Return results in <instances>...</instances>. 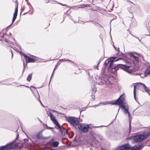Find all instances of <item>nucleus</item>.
<instances>
[{
	"label": "nucleus",
	"instance_id": "1",
	"mask_svg": "<svg viewBox=\"0 0 150 150\" xmlns=\"http://www.w3.org/2000/svg\"><path fill=\"white\" fill-rule=\"evenodd\" d=\"M125 100V96L123 95L121 96L119 98L117 99V100L115 101V102L113 104L115 103H117L119 105V108L118 110L117 113L116 115V116L114 120H115L117 117V116L118 114L120 107L122 108L123 110H124V112L125 113H127L129 119V130L131 128V117L130 116V113L128 111V109L129 108V106L126 103H124V101Z\"/></svg>",
	"mask_w": 150,
	"mask_h": 150
},
{
	"label": "nucleus",
	"instance_id": "2",
	"mask_svg": "<svg viewBox=\"0 0 150 150\" xmlns=\"http://www.w3.org/2000/svg\"><path fill=\"white\" fill-rule=\"evenodd\" d=\"M19 136V134L17 133V136L16 139L13 142L6 144L4 146L0 147V150H13L18 148V144L15 143L16 140Z\"/></svg>",
	"mask_w": 150,
	"mask_h": 150
},
{
	"label": "nucleus",
	"instance_id": "3",
	"mask_svg": "<svg viewBox=\"0 0 150 150\" xmlns=\"http://www.w3.org/2000/svg\"><path fill=\"white\" fill-rule=\"evenodd\" d=\"M149 135L148 132H146L136 135L134 137V140L135 142H141L144 140Z\"/></svg>",
	"mask_w": 150,
	"mask_h": 150
},
{
	"label": "nucleus",
	"instance_id": "4",
	"mask_svg": "<svg viewBox=\"0 0 150 150\" xmlns=\"http://www.w3.org/2000/svg\"><path fill=\"white\" fill-rule=\"evenodd\" d=\"M66 118L67 121L73 126L77 125L79 123L78 118L74 117L69 116Z\"/></svg>",
	"mask_w": 150,
	"mask_h": 150
},
{
	"label": "nucleus",
	"instance_id": "5",
	"mask_svg": "<svg viewBox=\"0 0 150 150\" xmlns=\"http://www.w3.org/2000/svg\"><path fill=\"white\" fill-rule=\"evenodd\" d=\"M120 66L121 68L128 73H130L132 70L130 63H128L126 64H121Z\"/></svg>",
	"mask_w": 150,
	"mask_h": 150
},
{
	"label": "nucleus",
	"instance_id": "6",
	"mask_svg": "<svg viewBox=\"0 0 150 150\" xmlns=\"http://www.w3.org/2000/svg\"><path fill=\"white\" fill-rule=\"evenodd\" d=\"M79 130L82 132H86L88 131L89 128V125L85 124H81L78 126Z\"/></svg>",
	"mask_w": 150,
	"mask_h": 150
},
{
	"label": "nucleus",
	"instance_id": "7",
	"mask_svg": "<svg viewBox=\"0 0 150 150\" xmlns=\"http://www.w3.org/2000/svg\"><path fill=\"white\" fill-rule=\"evenodd\" d=\"M139 88L142 92H146L150 95V90L148 89L144 84L142 83H141L140 85L139 86Z\"/></svg>",
	"mask_w": 150,
	"mask_h": 150
},
{
	"label": "nucleus",
	"instance_id": "8",
	"mask_svg": "<svg viewBox=\"0 0 150 150\" xmlns=\"http://www.w3.org/2000/svg\"><path fill=\"white\" fill-rule=\"evenodd\" d=\"M131 147L129 144H124L116 149L115 150H129Z\"/></svg>",
	"mask_w": 150,
	"mask_h": 150
},
{
	"label": "nucleus",
	"instance_id": "9",
	"mask_svg": "<svg viewBox=\"0 0 150 150\" xmlns=\"http://www.w3.org/2000/svg\"><path fill=\"white\" fill-rule=\"evenodd\" d=\"M110 61V59L106 60L104 62L105 66V67L108 66L109 68H111L112 69H113L114 67H113L112 62Z\"/></svg>",
	"mask_w": 150,
	"mask_h": 150
},
{
	"label": "nucleus",
	"instance_id": "10",
	"mask_svg": "<svg viewBox=\"0 0 150 150\" xmlns=\"http://www.w3.org/2000/svg\"><path fill=\"white\" fill-rule=\"evenodd\" d=\"M43 130L38 132L36 135V138L39 139H46L47 138V137L43 136L42 133Z\"/></svg>",
	"mask_w": 150,
	"mask_h": 150
},
{
	"label": "nucleus",
	"instance_id": "11",
	"mask_svg": "<svg viewBox=\"0 0 150 150\" xmlns=\"http://www.w3.org/2000/svg\"><path fill=\"white\" fill-rule=\"evenodd\" d=\"M22 55L24 57L26 62L27 63L34 62L35 60L33 59L30 58L25 54H23Z\"/></svg>",
	"mask_w": 150,
	"mask_h": 150
},
{
	"label": "nucleus",
	"instance_id": "12",
	"mask_svg": "<svg viewBox=\"0 0 150 150\" xmlns=\"http://www.w3.org/2000/svg\"><path fill=\"white\" fill-rule=\"evenodd\" d=\"M18 11V6L16 7L15 10V12L13 14V17L12 19V24L13 22L15 21L16 19V18Z\"/></svg>",
	"mask_w": 150,
	"mask_h": 150
},
{
	"label": "nucleus",
	"instance_id": "13",
	"mask_svg": "<svg viewBox=\"0 0 150 150\" xmlns=\"http://www.w3.org/2000/svg\"><path fill=\"white\" fill-rule=\"evenodd\" d=\"M53 122H54V123L55 125L57 127H58L61 130L62 132H63V130H65V129L63 127L60 126L57 120H56V121H54Z\"/></svg>",
	"mask_w": 150,
	"mask_h": 150
},
{
	"label": "nucleus",
	"instance_id": "14",
	"mask_svg": "<svg viewBox=\"0 0 150 150\" xmlns=\"http://www.w3.org/2000/svg\"><path fill=\"white\" fill-rule=\"evenodd\" d=\"M59 144V142L54 141L50 143V145L52 147H57Z\"/></svg>",
	"mask_w": 150,
	"mask_h": 150
},
{
	"label": "nucleus",
	"instance_id": "15",
	"mask_svg": "<svg viewBox=\"0 0 150 150\" xmlns=\"http://www.w3.org/2000/svg\"><path fill=\"white\" fill-rule=\"evenodd\" d=\"M117 100V99L115 101L113 102H108V101H105V102H103L100 103H99V104H103V105H107L108 104H112V105L116 104V105H118V104L117 103H115V104H113V103H114L115 102V101H116Z\"/></svg>",
	"mask_w": 150,
	"mask_h": 150
},
{
	"label": "nucleus",
	"instance_id": "16",
	"mask_svg": "<svg viewBox=\"0 0 150 150\" xmlns=\"http://www.w3.org/2000/svg\"><path fill=\"white\" fill-rule=\"evenodd\" d=\"M110 59L111 60V62H112V65H113L114 62L118 61L119 60L121 59V58H117L116 57H112Z\"/></svg>",
	"mask_w": 150,
	"mask_h": 150
},
{
	"label": "nucleus",
	"instance_id": "17",
	"mask_svg": "<svg viewBox=\"0 0 150 150\" xmlns=\"http://www.w3.org/2000/svg\"><path fill=\"white\" fill-rule=\"evenodd\" d=\"M150 74V66L147 68L144 72V76H146L147 75Z\"/></svg>",
	"mask_w": 150,
	"mask_h": 150
},
{
	"label": "nucleus",
	"instance_id": "18",
	"mask_svg": "<svg viewBox=\"0 0 150 150\" xmlns=\"http://www.w3.org/2000/svg\"><path fill=\"white\" fill-rule=\"evenodd\" d=\"M143 147V145L141 144L139 146H137L134 148L130 150H139L140 149Z\"/></svg>",
	"mask_w": 150,
	"mask_h": 150
},
{
	"label": "nucleus",
	"instance_id": "19",
	"mask_svg": "<svg viewBox=\"0 0 150 150\" xmlns=\"http://www.w3.org/2000/svg\"><path fill=\"white\" fill-rule=\"evenodd\" d=\"M100 81L97 82L98 84L99 85H102L105 84V79H100Z\"/></svg>",
	"mask_w": 150,
	"mask_h": 150
},
{
	"label": "nucleus",
	"instance_id": "20",
	"mask_svg": "<svg viewBox=\"0 0 150 150\" xmlns=\"http://www.w3.org/2000/svg\"><path fill=\"white\" fill-rule=\"evenodd\" d=\"M59 61L60 62L63 61V62H66L67 61H69L70 62L74 63V62L72 61V60H71L69 59H59Z\"/></svg>",
	"mask_w": 150,
	"mask_h": 150
},
{
	"label": "nucleus",
	"instance_id": "21",
	"mask_svg": "<svg viewBox=\"0 0 150 150\" xmlns=\"http://www.w3.org/2000/svg\"><path fill=\"white\" fill-rule=\"evenodd\" d=\"M32 76V74H29L27 77V80L29 81H30L31 79Z\"/></svg>",
	"mask_w": 150,
	"mask_h": 150
},
{
	"label": "nucleus",
	"instance_id": "22",
	"mask_svg": "<svg viewBox=\"0 0 150 150\" xmlns=\"http://www.w3.org/2000/svg\"><path fill=\"white\" fill-rule=\"evenodd\" d=\"M34 95L36 99H37L38 100L40 99V96L37 91V93L34 94Z\"/></svg>",
	"mask_w": 150,
	"mask_h": 150
},
{
	"label": "nucleus",
	"instance_id": "23",
	"mask_svg": "<svg viewBox=\"0 0 150 150\" xmlns=\"http://www.w3.org/2000/svg\"><path fill=\"white\" fill-rule=\"evenodd\" d=\"M105 83L107 85H110L112 84V83L110 81L109 79H105Z\"/></svg>",
	"mask_w": 150,
	"mask_h": 150
},
{
	"label": "nucleus",
	"instance_id": "24",
	"mask_svg": "<svg viewBox=\"0 0 150 150\" xmlns=\"http://www.w3.org/2000/svg\"><path fill=\"white\" fill-rule=\"evenodd\" d=\"M50 117L51 120H52L53 122L55 121L56 120L55 117L53 115L51 116H50Z\"/></svg>",
	"mask_w": 150,
	"mask_h": 150
},
{
	"label": "nucleus",
	"instance_id": "25",
	"mask_svg": "<svg viewBox=\"0 0 150 150\" xmlns=\"http://www.w3.org/2000/svg\"><path fill=\"white\" fill-rule=\"evenodd\" d=\"M135 87H136L135 86H134V91H133V94H134V99H135V100H136Z\"/></svg>",
	"mask_w": 150,
	"mask_h": 150
},
{
	"label": "nucleus",
	"instance_id": "26",
	"mask_svg": "<svg viewBox=\"0 0 150 150\" xmlns=\"http://www.w3.org/2000/svg\"><path fill=\"white\" fill-rule=\"evenodd\" d=\"M131 57H133V59H135L136 61H137L138 60V58L137 57L133 55H132L131 56Z\"/></svg>",
	"mask_w": 150,
	"mask_h": 150
},
{
	"label": "nucleus",
	"instance_id": "27",
	"mask_svg": "<svg viewBox=\"0 0 150 150\" xmlns=\"http://www.w3.org/2000/svg\"><path fill=\"white\" fill-rule=\"evenodd\" d=\"M96 89L95 87H93V88L92 89V93L93 94H95L96 92Z\"/></svg>",
	"mask_w": 150,
	"mask_h": 150
},
{
	"label": "nucleus",
	"instance_id": "28",
	"mask_svg": "<svg viewBox=\"0 0 150 150\" xmlns=\"http://www.w3.org/2000/svg\"><path fill=\"white\" fill-rule=\"evenodd\" d=\"M56 69V67L54 68V69L53 70V72L52 74L51 75V78H50V82H49V84H50V81H51V78H52V77L54 74V71Z\"/></svg>",
	"mask_w": 150,
	"mask_h": 150
},
{
	"label": "nucleus",
	"instance_id": "29",
	"mask_svg": "<svg viewBox=\"0 0 150 150\" xmlns=\"http://www.w3.org/2000/svg\"><path fill=\"white\" fill-rule=\"evenodd\" d=\"M41 150H52L50 148L46 147L42 149Z\"/></svg>",
	"mask_w": 150,
	"mask_h": 150
},
{
	"label": "nucleus",
	"instance_id": "30",
	"mask_svg": "<svg viewBox=\"0 0 150 150\" xmlns=\"http://www.w3.org/2000/svg\"><path fill=\"white\" fill-rule=\"evenodd\" d=\"M89 134L91 136H92V137H93V136H94V133L93 132H89Z\"/></svg>",
	"mask_w": 150,
	"mask_h": 150
},
{
	"label": "nucleus",
	"instance_id": "31",
	"mask_svg": "<svg viewBox=\"0 0 150 150\" xmlns=\"http://www.w3.org/2000/svg\"><path fill=\"white\" fill-rule=\"evenodd\" d=\"M47 115H49L50 117L51 116L52 114L50 112H47Z\"/></svg>",
	"mask_w": 150,
	"mask_h": 150
},
{
	"label": "nucleus",
	"instance_id": "32",
	"mask_svg": "<svg viewBox=\"0 0 150 150\" xmlns=\"http://www.w3.org/2000/svg\"><path fill=\"white\" fill-rule=\"evenodd\" d=\"M95 96L94 95H92L91 100H95Z\"/></svg>",
	"mask_w": 150,
	"mask_h": 150
},
{
	"label": "nucleus",
	"instance_id": "33",
	"mask_svg": "<svg viewBox=\"0 0 150 150\" xmlns=\"http://www.w3.org/2000/svg\"><path fill=\"white\" fill-rule=\"evenodd\" d=\"M13 49L16 52H19V51L15 47H14V48H13Z\"/></svg>",
	"mask_w": 150,
	"mask_h": 150
},
{
	"label": "nucleus",
	"instance_id": "34",
	"mask_svg": "<svg viewBox=\"0 0 150 150\" xmlns=\"http://www.w3.org/2000/svg\"><path fill=\"white\" fill-rule=\"evenodd\" d=\"M98 137L100 139V140H102L103 139V137L101 136H100V135H98Z\"/></svg>",
	"mask_w": 150,
	"mask_h": 150
},
{
	"label": "nucleus",
	"instance_id": "35",
	"mask_svg": "<svg viewBox=\"0 0 150 150\" xmlns=\"http://www.w3.org/2000/svg\"><path fill=\"white\" fill-rule=\"evenodd\" d=\"M113 47H114V48L118 52H120V50H119V48H116L115 47V46L114 45H113Z\"/></svg>",
	"mask_w": 150,
	"mask_h": 150
},
{
	"label": "nucleus",
	"instance_id": "36",
	"mask_svg": "<svg viewBox=\"0 0 150 150\" xmlns=\"http://www.w3.org/2000/svg\"><path fill=\"white\" fill-rule=\"evenodd\" d=\"M46 129H52V128L48 127L47 126H46Z\"/></svg>",
	"mask_w": 150,
	"mask_h": 150
},
{
	"label": "nucleus",
	"instance_id": "37",
	"mask_svg": "<svg viewBox=\"0 0 150 150\" xmlns=\"http://www.w3.org/2000/svg\"><path fill=\"white\" fill-rule=\"evenodd\" d=\"M11 57H12V58H13V53L12 52V51L11 50Z\"/></svg>",
	"mask_w": 150,
	"mask_h": 150
},
{
	"label": "nucleus",
	"instance_id": "38",
	"mask_svg": "<svg viewBox=\"0 0 150 150\" xmlns=\"http://www.w3.org/2000/svg\"><path fill=\"white\" fill-rule=\"evenodd\" d=\"M144 76V75L143 74L140 75V76L141 77H143Z\"/></svg>",
	"mask_w": 150,
	"mask_h": 150
},
{
	"label": "nucleus",
	"instance_id": "39",
	"mask_svg": "<svg viewBox=\"0 0 150 150\" xmlns=\"http://www.w3.org/2000/svg\"><path fill=\"white\" fill-rule=\"evenodd\" d=\"M39 100L40 102V103L43 106V104H42V103L41 101H40V99H39Z\"/></svg>",
	"mask_w": 150,
	"mask_h": 150
},
{
	"label": "nucleus",
	"instance_id": "40",
	"mask_svg": "<svg viewBox=\"0 0 150 150\" xmlns=\"http://www.w3.org/2000/svg\"><path fill=\"white\" fill-rule=\"evenodd\" d=\"M51 110L53 112H56V111L55 110Z\"/></svg>",
	"mask_w": 150,
	"mask_h": 150
},
{
	"label": "nucleus",
	"instance_id": "41",
	"mask_svg": "<svg viewBox=\"0 0 150 150\" xmlns=\"http://www.w3.org/2000/svg\"><path fill=\"white\" fill-rule=\"evenodd\" d=\"M49 1H46V2H45V3L47 4V3H49Z\"/></svg>",
	"mask_w": 150,
	"mask_h": 150
},
{
	"label": "nucleus",
	"instance_id": "42",
	"mask_svg": "<svg viewBox=\"0 0 150 150\" xmlns=\"http://www.w3.org/2000/svg\"><path fill=\"white\" fill-rule=\"evenodd\" d=\"M23 66H24V63L23 64ZM24 69H25V68H24V69H23V72L24 71Z\"/></svg>",
	"mask_w": 150,
	"mask_h": 150
},
{
	"label": "nucleus",
	"instance_id": "43",
	"mask_svg": "<svg viewBox=\"0 0 150 150\" xmlns=\"http://www.w3.org/2000/svg\"><path fill=\"white\" fill-rule=\"evenodd\" d=\"M133 36L134 37H135V38H137V39H139V38H138V37H137L134 36H133Z\"/></svg>",
	"mask_w": 150,
	"mask_h": 150
},
{
	"label": "nucleus",
	"instance_id": "44",
	"mask_svg": "<svg viewBox=\"0 0 150 150\" xmlns=\"http://www.w3.org/2000/svg\"><path fill=\"white\" fill-rule=\"evenodd\" d=\"M103 126H98V127H103Z\"/></svg>",
	"mask_w": 150,
	"mask_h": 150
},
{
	"label": "nucleus",
	"instance_id": "45",
	"mask_svg": "<svg viewBox=\"0 0 150 150\" xmlns=\"http://www.w3.org/2000/svg\"><path fill=\"white\" fill-rule=\"evenodd\" d=\"M100 61L98 63V64L100 63Z\"/></svg>",
	"mask_w": 150,
	"mask_h": 150
},
{
	"label": "nucleus",
	"instance_id": "46",
	"mask_svg": "<svg viewBox=\"0 0 150 150\" xmlns=\"http://www.w3.org/2000/svg\"><path fill=\"white\" fill-rule=\"evenodd\" d=\"M138 40H139V41L140 42L141 41V40H140L139 39H138Z\"/></svg>",
	"mask_w": 150,
	"mask_h": 150
},
{
	"label": "nucleus",
	"instance_id": "47",
	"mask_svg": "<svg viewBox=\"0 0 150 150\" xmlns=\"http://www.w3.org/2000/svg\"><path fill=\"white\" fill-rule=\"evenodd\" d=\"M121 54L123 55H124V54L122 53L121 52Z\"/></svg>",
	"mask_w": 150,
	"mask_h": 150
},
{
	"label": "nucleus",
	"instance_id": "48",
	"mask_svg": "<svg viewBox=\"0 0 150 150\" xmlns=\"http://www.w3.org/2000/svg\"><path fill=\"white\" fill-rule=\"evenodd\" d=\"M62 6H65V4H64V5H62Z\"/></svg>",
	"mask_w": 150,
	"mask_h": 150
},
{
	"label": "nucleus",
	"instance_id": "49",
	"mask_svg": "<svg viewBox=\"0 0 150 150\" xmlns=\"http://www.w3.org/2000/svg\"><path fill=\"white\" fill-rule=\"evenodd\" d=\"M18 47H20V46H18Z\"/></svg>",
	"mask_w": 150,
	"mask_h": 150
},
{
	"label": "nucleus",
	"instance_id": "50",
	"mask_svg": "<svg viewBox=\"0 0 150 150\" xmlns=\"http://www.w3.org/2000/svg\"><path fill=\"white\" fill-rule=\"evenodd\" d=\"M10 35H11V33H10Z\"/></svg>",
	"mask_w": 150,
	"mask_h": 150
},
{
	"label": "nucleus",
	"instance_id": "51",
	"mask_svg": "<svg viewBox=\"0 0 150 150\" xmlns=\"http://www.w3.org/2000/svg\"><path fill=\"white\" fill-rule=\"evenodd\" d=\"M20 86H23V85H21Z\"/></svg>",
	"mask_w": 150,
	"mask_h": 150
},
{
	"label": "nucleus",
	"instance_id": "52",
	"mask_svg": "<svg viewBox=\"0 0 150 150\" xmlns=\"http://www.w3.org/2000/svg\"><path fill=\"white\" fill-rule=\"evenodd\" d=\"M150 35V34L149 35Z\"/></svg>",
	"mask_w": 150,
	"mask_h": 150
},
{
	"label": "nucleus",
	"instance_id": "53",
	"mask_svg": "<svg viewBox=\"0 0 150 150\" xmlns=\"http://www.w3.org/2000/svg\"><path fill=\"white\" fill-rule=\"evenodd\" d=\"M88 75H89V73H88Z\"/></svg>",
	"mask_w": 150,
	"mask_h": 150
},
{
	"label": "nucleus",
	"instance_id": "54",
	"mask_svg": "<svg viewBox=\"0 0 150 150\" xmlns=\"http://www.w3.org/2000/svg\"><path fill=\"white\" fill-rule=\"evenodd\" d=\"M0 41H1V40L0 39Z\"/></svg>",
	"mask_w": 150,
	"mask_h": 150
},
{
	"label": "nucleus",
	"instance_id": "55",
	"mask_svg": "<svg viewBox=\"0 0 150 150\" xmlns=\"http://www.w3.org/2000/svg\"><path fill=\"white\" fill-rule=\"evenodd\" d=\"M149 146H150V144L149 145Z\"/></svg>",
	"mask_w": 150,
	"mask_h": 150
}]
</instances>
